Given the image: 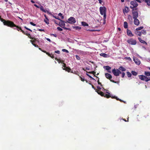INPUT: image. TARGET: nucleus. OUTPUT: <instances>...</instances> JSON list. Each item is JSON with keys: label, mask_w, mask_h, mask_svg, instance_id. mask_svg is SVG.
Instances as JSON below:
<instances>
[{"label": "nucleus", "mask_w": 150, "mask_h": 150, "mask_svg": "<svg viewBox=\"0 0 150 150\" xmlns=\"http://www.w3.org/2000/svg\"><path fill=\"white\" fill-rule=\"evenodd\" d=\"M0 19L1 22H3L4 25H6L11 28L15 27L16 28H18L17 29V30L18 31H19V30H20L23 33H24V31L21 29V28L15 25L13 22L9 21H6L4 19L1 18L0 17Z\"/></svg>", "instance_id": "nucleus-1"}, {"label": "nucleus", "mask_w": 150, "mask_h": 150, "mask_svg": "<svg viewBox=\"0 0 150 150\" xmlns=\"http://www.w3.org/2000/svg\"><path fill=\"white\" fill-rule=\"evenodd\" d=\"M96 91L98 93V94L100 95L101 96H104L105 97H106L107 98H109L110 97L112 98H115L117 100H120L121 101H122V100H121L119 99L118 98H117V97H116L115 96H113L112 95L110 94V93H109L107 92H106V93H107L108 94H106V93L105 94L100 90H98L97 91Z\"/></svg>", "instance_id": "nucleus-2"}, {"label": "nucleus", "mask_w": 150, "mask_h": 150, "mask_svg": "<svg viewBox=\"0 0 150 150\" xmlns=\"http://www.w3.org/2000/svg\"><path fill=\"white\" fill-rule=\"evenodd\" d=\"M99 9L100 14L102 15H103V18H105L106 17V8L105 6H101L100 7Z\"/></svg>", "instance_id": "nucleus-3"}, {"label": "nucleus", "mask_w": 150, "mask_h": 150, "mask_svg": "<svg viewBox=\"0 0 150 150\" xmlns=\"http://www.w3.org/2000/svg\"><path fill=\"white\" fill-rule=\"evenodd\" d=\"M139 78L142 81H145L146 82H147L150 80V77H147V76L143 75H139Z\"/></svg>", "instance_id": "nucleus-4"}, {"label": "nucleus", "mask_w": 150, "mask_h": 150, "mask_svg": "<svg viewBox=\"0 0 150 150\" xmlns=\"http://www.w3.org/2000/svg\"><path fill=\"white\" fill-rule=\"evenodd\" d=\"M67 22L70 24H74L76 22L75 18L73 17H71L68 19Z\"/></svg>", "instance_id": "nucleus-5"}, {"label": "nucleus", "mask_w": 150, "mask_h": 150, "mask_svg": "<svg viewBox=\"0 0 150 150\" xmlns=\"http://www.w3.org/2000/svg\"><path fill=\"white\" fill-rule=\"evenodd\" d=\"M112 72L114 75L116 76H118L121 73V72L119 70L115 69L112 70Z\"/></svg>", "instance_id": "nucleus-6"}, {"label": "nucleus", "mask_w": 150, "mask_h": 150, "mask_svg": "<svg viewBox=\"0 0 150 150\" xmlns=\"http://www.w3.org/2000/svg\"><path fill=\"white\" fill-rule=\"evenodd\" d=\"M105 75L106 78L110 80L111 81L115 83H118L119 82L115 81L114 80H111L112 76L110 74L108 73H106L105 74Z\"/></svg>", "instance_id": "nucleus-7"}, {"label": "nucleus", "mask_w": 150, "mask_h": 150, "mask_svg": "<svg viewBox=\"0 0 150 150\" xmlns=\"http://www.w3.org/2000/svg\"><path fill=\"white\" fill-rule=\"evenodd\" d=\"M60 21H61L59 22L58 25L64 29L68 30V29L65 27V22L61 20Z\"/></svg>", "instance_id": "nucleus-8"}, {"label": "nucleus", "mask_w": 150, "mask_h": 150, "mask_svg": "<svg viewBox=\"0 0 150 150\" xmlns=\"http://www.w3.org/2000/svg\"><path fill=\"white\" fill-rule=\"evenodd\" d=\"M130 4L132 5V6H130V8H134L137 7L138 6L137 2L135 0L132 1Z\"/></svg>", "instance_id": "nucleus-9"}, {"label": "nucleus", "mask_w": 150, "mask_h": 150, "mask_svg": "<svg viewBox=\"0 0 150 150\" xmlns=\"http://www.w3.org/2000/svg\"><path fill=\"white\" fill-rule=\"evenodd\" d=\"M127 42L128 43L132 45H135L137 43L136 40L132 39L128 40Z\"/></svg>", "instance_id": "nucleus-10"}, {"label": "nucleus", "mask_w": 150, "mask_h": 150, "mask_svg": "<svg viewBox=\"0 0 150 150\" xmlns=\"http://www.w3.org/2000/svg\"><path fill=\"white\" fill-rule=\"evenodd\" d=\"M40 7H39V6H38L36 4H34V5L37 8H40V10L46 13V12H47L49 13L50 12H49L48 11H46L44 9L43 7L40 4Z\"/></svg>", "instance_id": "nucleus-11"}, {"label": "nucleus", "mask_w": 150, "mask_h": 150, "mask_svg": "<svg viewBox=\"0 0 150 150\" xmlns=\"http://www.w3.org/2000/svg\"><path fill=\"white\" fill-rule=\"evenodd\" d=\"M132 12V14L133 15V18L134 19L137 18L138 16V13L137 11H134V9H133Z\"/></svg>", "instance_id": "nucleus-12"}, {"label": "nucleus", "mask_w": 150, "mask_h": 150, "mask_svg": "<svg viewBox=\"0 0 150 150\" xmlns=\"http://www.w3.org/2000/svg\"><path fill=\"white\" fill-rule=\"evenodd\" d=\"M133 60L134 61L135 63L137 65H139L141 64L140 61L136 57L133 58Z\"/></svg>", "instance_id": "nucleus-13"}, {"label": "nucleus", "mask_w": 150, "mask_h": 150, "mask_svg": "<svg viewBox=\"0 0 150 150\" xmlns=\"http://www.w3.org/2000/svg\"><path fill=\"white\" fill-rule=\"evenodd\" d=\"M127 33L128 36L132 37L134 36V35L132 34L131 31L128 29L127 30Z\"/></svg>", "instance_id": "nucleus-14"}, {"label": "nucleus", "mask_w": 150, "mask_h": 150, "mask_svg": "<svg viewBox=\"0 0 150 150\" xmlns=\"http://www.w3.org/2000/svg\"><path fill=\"white\" fill-rule=\"evenodd\" d=\"M134 24L137 26L139 24V20L137 18H134Z\"/></svg>", "instance_id": "nucleus-15"}, {"label": "nucleus", "mask_w": 150, "mask_h": 150, "mask_svg": "<svg viewBox=\"0 0 150 150\" xmlns=\"http://www.w3.org/2000/svg\"><path fill=\"white\" fill-rule=\"evenodd\" d=\"M104 68L108 71V72L111 73V71H110L109 70L111 69V68L109 66H104L103 67Z\"/></svg>", "instance_id": "nucleus-16"}, {"label": "nucleus", "mask_w": 150, "mask_h": 150, "mask_svg": "<svg viewBox=\"0 0 150 150\" xmlns=\"http://www.w3.org/2000/svg\"><path fill=\"white\" fill-rule=\"evenodd\" d=\"M100 55L103 56L104 57H109V55L104 53H102L100 54Z\"/></svg>", "instance_id": "nucleus-17"}, {"label": "nucleus", "mask_w": 150, "mask_h": 150, "mask_svg": "<svg viewBox=\"0 0 150 150\" xmlns=\"http://www.w3.org/2000/svg\"><path fill=\"white\" fill-rule=\"evenodd\" d=\"M138 40H139V41L141 43H143V44H145L146 45L147 44L146 42L144 40H142L139 37V38H138Z\"/></svg>", "instance_id": "nucleus-18"}, {"label": "nucleus", "mask_w": 150, "mask_h": 150, "mask_svg": "<svg viewBox=\"0 0 150 150\" xmlns=\"http://www.w3.org/2000/svg\"><path fill=\"white\" fill-rule=\"evenodd\" d=\"M82 25L83 26H88V25L86 22L82 21L81 22Z\"/></svg>", "instance_id": "nucleus-19"}, {"label": "nucleus", "mask_w": 150, "mask_h": 150, "mask_svg": "<svg viewBox=\"0 0 150 150\" xmlns=\"http://www.w3.org/2000/svg\"><path fill=\"white\" fill-rule=\"evenodd\" d=\"M124 12L127 13L129 11V8L128 7L126 6L125 7L124 10H123Z\"/></svg>", "instance_id": "nucleus-20"}, {"label": "nucleus", "mask_w": 150, "mask_h": 150, "mask_svg": "<svg viewBox=\"0 0 150 150\" xmlns=\"http://www.w3.org/2000/svg\"><path fill=\"white\" fill-rule=\"evenodd\" d=\"M44 52L46 53L50 57H51L52 58H53L54 57V55L52 54H50L48 52H46L45 51H43Z\"/></svg>", "instance_id": "nucleus-21"}, {"label": "nucleus", "mask_w": 150, "mask_h": 150, "mask_svg": "<svg viewBox=\"0 0 150 150\" xmlns=\"http://www.w3.org/2000/svg\"><path fill=\"white\" fill-rule=\"evenodd\" d=\"M49 13L51 15H52L53 17L55 18V19H58L59 21H61L60 18L58 17L54 16V15H52V14H51L50 12V13Z\"/></svg>", "instance_id": "nucleus-22"}, {"label": "nucleus", "mask_w": 150, "mask_h": 150, "mask_svg": "<svg viewBox=\"0 0 150 150\" xmlns=\"http://www.w3.org/2000/svg\"><path fill=\"white\" fill-rule=\"evenodd\" d=\"M118 70H119L120 71H125L126 70V69L122 66H121L119 68Z\"/></svg>", "instance_id": "nucleus-23"}, {"label": "nucleus", "mask_w": 150, "mask_h": 150, "mask_svg": "<svg viewBox=\"0 0 150 150\" xmlns=\"http://www.w3.org/2000/svg\"><path fill=\"white\" fill-rule=\"evenodd\" d=\"M135 34L139 36H141L142 35V33L140 31H136L135 32Z\"/></svg>", "instance_id": "nucleus-24"}, {"label": "nucleus", "mask_w": 150, "mask_h": 150, "mask_svg": "<svg viewBox=\"0 0 150 150\" xmlns=\"http://www.w3.org/2000/svg\"><path fill=\"white\" fill-rule=\"evenodd\" d=\"M124 28L126 29V28H128V24H127V22L126 21H125L124 22Z\"/></svg>", "instance_id": "nucleus-25"}, {"label": "nucleus", "mask_w": 150, "mask_h": 150, "mask_svg": "<svg viewBox=\"0 0 150 150\" xmlns=\"http://www.w3.org/2000/svg\"><path fill=\"white\" fill-rule=\"evenodd\" d=\"M144 74L146 76H150V71H145Z\"/></svg>", "instance_id": "nucleus-26"}, {"label": "nucleus", "mask_w": 150, "mask_h": 150, "mask_svg": "<svg viewBox=\"0 0 150 150\" xmlns=\"http://www.w3.org/2000/svg\"><path fill=\"white\" fill-rule=\"evenodd\" d=\"M143 1L147 3V5L150 6V0H143Z\"/></svg>", "instance_id": "nucleus-27"}, {"label": "nucleus", "mask_w": 150, "mask_h": 150, "mask_svg": "<svg viewBox=\"0 0 150 150\" xmlns=\"http://www.w3.org/2000/svg\"><path fill=\"white\" fill-rule=\"evenodd\" d=\"M73 28L74 29H75L76 30H80L81 29V28L79 26H74L73 27Z\"/></svg>", "instance_id": "nucleus-28"}, {"label": "nucleus", "mask_w": 150, "mask_h": 150, "mask_svg": "<svg viewBox=\"0 0 150 150\" xmlns=\"http://www.w3.org/2000/svg\"><path fill=\"white\" fill-rule=\"evenodd\" d=\"M131 73L134 76H136L137 74V72L135 71H132Z\"/></svg>", "instance_id": "nucleus-29"}, {"label": "nucleus", "mask_w": 150, "mask_h": 150, "mask_svg": "<svg viewBox=\"0 0 150 150\" xmlns=\"http://www.w3.org/2000/svg\"><path fill=\"white\" fill-rule=\"evenodd\" d=\"M127 75L128 77H130L132 76V74L129 71L127 72Z\"/></svg>", "instance_id": "nucleus-30"}, {"label": "nucleus", "mask_w": 150, "mask_h": 150, "mask_svg": "<svg viewBox=\"0 0 150 150\" xmlns=\"http://www.w3.org/2000/svg\"><path fill=\"white\" fill-rule=\"evenodd\" d=\"M58 16H60L62 19H63L64 18V16L62 15V14L61 13H60L58 14Z\"/></svg>", "instance_id": "nucleus-31"}, {"label": "nucleus", "mask_w": 150, "mask_h": 150, "mask_svg": "<svg viewBox=\"0 0 150 150\" xmlns=\"http://www.w3.org/2000/svg\"><path fill=\"white\" fill-rule=\"evenodd\" d=\"M143 28V26H141L139 27H138L136 29V30L137 31H138L139 30H141Z\"/></svg>", "instance_id": "nucleus-32"}, {"label": "nucleus", "mask_w": 150, "mask_h": 150, "mask_svg": "<svg viewBox=\"0 0 150 150\" xmlns=\"http://www.w3.org/2000/svg\"><path fill=\"white\" fill-rule=\"evenodd\" d=\"M141 32L144 35H145L146 34V31L145 30H143L142 31V32Z\"/></svg>", "instance_id": "nucleus-33"}, {"label": "nucleus", "mask_w": 150, "mask_h": 150, "mask_svg": "<svg viewBox=\"0 0 150 150\" xmlns=\"http://www.w3.org/2000/svg\"><path fill=\"white\" fill-rule=\"evenodd\" d=\"M86 75L88 76L89 77V78H91V79H92L93 80H94L95 81H96L95 79H94L91 76H90L89 74H88V73H86Z\"/></svg>", "instance_id": "nucleus-34"}, {"label": "nucleus", "mask_w": 150, "mask_h": 150, "mask_svg": "<svg viewBox=\"0 0 150 150\" xmlns=\"http://www.w3.org/2000/svg\"><path fill=\"white\" fill-rule=\"evenodd\" d=\"M62 51L64 52H65L67 53H68L69 52V51L65 49H63L62 50Z\"/></svg>", "instance_id": "nucleus-35"}, {"label": "nucleus", "mask_w": 150, "mask_h": 150, "mask_svg": "<svg viewBox=\"0 0 150 150\" xmlns=\"http://www.w3.org/2000/svg\"><path fill=\"white\" fill-rule=\"evenodd\" d=\"M44 21L47 24H49V21H47V20L44 19Z\"/></svg>", "instance_id": "nucleus-36"}, {"label": "nucleus", "mask_w": 150, "mask_h": 150, "mask_svg": "<svg viewBox=\"0 0 150 150\" xmlns=\"http://www.w3.org/2000/svg\"><path fill=\"white\" fill-rule=\"evenodd\" d=\"M76 58L78 60H79L80 59V57L79 56H78V55H76Z\"/></svg>", "instance_id": "nucleus-37"}, {"label": "nucleus", "mask_w": 150, "mask_h": 150, "mask_svg": "<svg viewBox=\"0 0 150 150\" xmlns=\"http://www.w3.org/2000/svg\"><path fill=\"white\" fill-rule=\"evenodd\" d=\"M57 29L58 30L60 31H62L63 30L62 29V28H60L59 27H57Z\"/></svg>", "instance_id": "nucleus-38"}, {"label": "nucleus", "mask_w": 150, "mask_h": 150, "mask_svg": "<svg viewBox=\"0 0 150 150\" xmlns=\"http://www.w3.org/2000/svg\"><path fill=\"white\" fill-rule=\"evenodd\" d=\"M121 74H122V78L124 77L125 76V73L124 72H122L121 73Z\"/></svg>", "instance_id": "nucleus-39"}, {"label": "nucleus", "mask_w": 150, "mask_h": 150, "mask_svg": "<svg viewBox=\"0 0 150 150\" xmlns=\"http://www.w3.org/2000/svg\"><path fill=\"white\" fill-rule=\"evenodd\" d=\"M30 24L31 25H33V26H36V24H35L34 23H33L32 22H30Z\"/></svg>", "instance_id": "nucleus-40"}, {"label": "nucleus", "mask_w": 150, "mask_h": 150, "mask_svg": "<svg viewBox=\"0 0 150 150\" xmlns=\"http://www.w3.org/2000/svg\"><path fill=\"white\" fill-rule=\"evenodd\" d=\"M78 53L80 54H83L84 53V52L82 51L81 50H79L78 51Z\"/></svg>", "instance_id": "nucleus-41"}, {"label": "nucleus", "mask_w": 150, "mask_h": 150, "mask_svg": "<svg viewBox=\"0 0 150 150\" xmlns=\"http://www.w3.org/2000/svg\"><path fill=\"white\" fill-rule=\"evenodd\" d=\"M125 58L129 61H130L131 60V58L130 57H125Z\"/></svg>", "instance_id": "nucleus-42"}, {"label": "nucleus", "mask_w": 150, "mask_h": 150, "mask_svg": "<svg viewBox=\"0 0 150 150\" xmlns=\"http://www.w3.org/2000/svg\"><path fill=\"white\" fill-rule=\"evenodd\" d=\"M106 17L105 18H103V24H105V22H106L105 19H106Z\"/></svg>", "instance_id": "nucleus-43"}, {"label": "nucleus", "mask_w": 150, "mask_h": 150, "mask_svg": "<svg viewBox=\"0 0 150 150\" xmlns=\"http://www.w3.org/2000/svg\"><path fill=\"white\" fill-rule=\"evenodd\" d=\"M55 53L59 54L60 53V52L59 50H57L55 51Z\"/></svg>", "instance_id": "nucleus-44"}, {"label": "nucleus", "mask_w": 150, "mask_h": 150, "mask_svg": "<svg viewBox=\"0 0 150 150\" xmlns=\"http://www.w3.org/2000/svg\"><path fill=\"white\" fill-rule=\"evenodd\" d=\"M137 56L139 58H141V59H142V60H144V58L142 57H141L140 56H139V55L138 54H137Z\"/></svg>", "instance_id": "nucleus-45"}, {"label": "nucleus", "mask_w": 150, "mask_h": 150, "mask_svg": "<svg viewBox=\"0 0 150 150\" xmlns=\"http://www.w3.org/2000/svg\"><path fill=\"white\" fill-rule=\"evenodd\" d=\"M80 78L81 80V81H83L85 80L83 78H82L81 77H80Z\"/></svg>", "instance_id": "nucleus-46"}, {"label": "nucleus", "mask_w": 150, "mask_h": 150, "mask_svg": "<svg viewBox=\"0 0 150 150\" xmlns=\"http://www.w3.org/2000/svg\"><path fill=\"white\" fill-rule=\"evenodd\" d=\"M39 31H45V30L44 29H38V30Z\"/></svg>", "instance_id": "nucleus-47"}, {"label": "nucleus", "mask_w": 150, "mask_h": 150, "mask_svg": "<svg viewBox=\"0 0 150 150\" xmlns=\"http://www.w3.org/2000/svg\"><path fill=\"white\" fill-rule=\"evenodd\" d=\"M32 44L35 46V47H38V46L37 45H35V44H34L33 42H32Z\"/></svg>", "instance_id": "nucleus-48"}, {"label": "nucleus", "mask_w": 150, "mask_h": 150, "mask_svg": "<svg viewBox=\"0 0 150 150\" xmlns=\"http://www.w3.org/2000/svg\"><path fill=\"white\" fill-rule=\"evenodd\" d=\"M32 44L35 46V47H38V46L37 45H35V44H34L33 42H32Z\"/></svg>", "instance_id": "nucleus-49"}, {"label": "nucleus", "mask_w": 150, "mask_h": 150, "mask_svg": "<svg viewBox=\"0 0 150 150\" xmlns=\"http://www.w3.org/2000/svg\"><path fill=\"white\" fill-rule=\"evenodd\" d=\"M44 16L46 19L45 20H47V21H49V19H48V18H47V16H46V15H45Z\"/></svg>", "instance_id": "nucleus-50"}, {"label": "nucleus", "mask_w": 150, "mask_h": 150, "mask_svg": "<svg viewBox=\"0 0 150 150\" xmlns=\"http://www.w3.org/2000/svg\"><path fill=\"white\" fill-rule=\"evenodd\" d=\"M24 34H25L26 35H28V36H30V34H28L27 33H25V32H24V33H23Z\"/></svg>", "instance_id": "nucleus-51"}, {"label": "nucleus", "mask_w": 150, "mask_h": 150, "mask_svg": "<svg viewBox=\"0 0 150 150\" xmlns=\"http://www.w3.org/2000/svg\"><path fill=\"white\" fill-rule=\"evenodd\" d=\"M51 35H52L55 37H57V35L55 34H51Z\"/></svg>", "instance_id": "nucleus-52"}, {"label": "nucleus", "mask_w": 150, "mask_h": 150, "mask_svg": "<svg viewBox=\"0 0 150 150\" xmlns=\"http://www.w3.org/2000/svg\"><path fill=\"white\" fill-rule=\"evenodd\" d=\"M66 70L68 72H70L71 71V69L70 68H68Z\"/></svg>", "instance_id": "nucleus-53"}, {"label": "nucleus", "mask_w": 150, "mask_h": 150, "mask_svg": "<svg viewBox=\"0 0 150 150\" xmlns=\"http://www.w3.org/2000/svg\"><path fill=\"white\" fill-rule=\"evenodd\" d=\"M98 84L100 85V86H102V85L101 84V83H100V82H99V80H98Z\"/></svg>", "instance_id": "nucleus-54"}, {"label": "nucleus", "mask_w": 150, "mask_h": 150, "mask_svg": "<svg viewBox=\"0 0 150 150\" xmlns=\"http://www.w3.org/2000/svg\"><path fill=\"white\" fill-rule=\"evenodd\" d=\"M97 88L98 89H99V90H100L101 89V87H100L98 86H97Z\"/></svg>", "instance_id": "nucleus-55"}, {"label": "nucleus", "mask_w": 150, "mask_h": 150, "mask_svg": "<svg viewBox=\"0 0 150 150\" xmlns=\"http://www.w3.org/2000/svg\"><path fill=\"white\" fill-rule=\"evenodd\" d=\"M46 40L48 41H49L50 42L51 41L48 38H46Z\"/></svg>", "instance_id": "nucleus-56"}, {"label": "nucleus", "mask_w": 150, "mask_h": 150, "mask_svg": "<svg viewBox=\"0 0 150 150\" xmlns=\"http://www.w3.org/2000/svg\"><path fill=\"white\" fill-rule=\"evenodd\" d=\"M98 0L99 1V3L101 4L102 2L101 0Z\"/></svg>", "instance_id": "nucleus-57"}, {"label": "nucleus", "mask_w": 150, "mask_h": 150, "mask_svg": "<svg viewBox=\"0 0 150 150\" xmlns=\"http://www.w3.org/2000/svg\"><path fill=\"white\" fill-rule=\"evenodd\" d=\"M30 1L33 3H35V2L33 0H31Z\"/></svg>", "instance_id": "nucleus-58"}, {"label": "nucleus", "mask_w": 150, "mask_h": 150, "mask_svg": "<svg viewBox=\"0 0 150 150\" xmlns=\"http://www.w3.org/2000/svg\"><path fill=\"white\" fill-rule=\"evenodd\" d=\"M147 61L149 62V61H150V58H148L146 60Z\"/></svg>", "instance_id": "nucleus-59"}, {"label": "nucleus", "mask_w": 150, "mask_h": 150, "mask_svg": "<svg viewBox=\"0 0 150 150\" xmlns=\"http://www.w3.org/2000/svg\"><path fill=\"white\" fill-rule=\"evenodd\" d=\"M24 28H25V29H27V30H28L29 29V28H27V27H26V26H25V27H24Z\"/></svg>", "instance_id": "nucleus-60"}, {"label": "nucleus", "mask_w": 150, "mask_h": 150, "mask_svg": "<svg viewBox=\"0 0 150 150\" xmlns=\"http://www.w3.org/2000/svg\"><path fill=\"white\" fill-rule=\"evenodd\" d=\"M24 28H25V29H27V30H28L29 29V28H27V27H26V26H25V27H24Z\"/></svg>", "instance_id": "nucleus-61"}, {"label": "nucleus", "mask_w": 150, "mask_h": 150, "mask_svg": "<svg viewBox=\"0 0 150 150\" xmlns=\"http://www.w3.org/2000/svg\"><path fill=\"white\" fill-rule=\"evenodd\" d=\"M24 28H25V29H27V30H28L29 29V28H27V27H26V26H25V27H24Z\"/></svg>", "instance_id": "nucleus-62"}, {"label": "nucleus", "mask_w": 150, "mask_h": 150, "mask_svg": "<svg viewBox=\"0 0 150 150\" xmlns=\"http://www.w3.org/2000/svg\"><path fill=\"white\" fill-rule=\"evenodd\" d=\"M92 88H94L95 90H96V89L94 87V86H93V85H92Z\"/></svg>", "instance_id": "nucleus-63"}, {"label": "nucleus", "mask_w": 150, "mask_h": 150, "mask_svg": "<svg viewBox=\"0 0 150 150\" xmlns=\"http://www.w3.org/2000/svg\"><path fill=\"white\" fill-rule=\"evenodd\" d=\"M118 30L119 31H120L121 30V28H118Z\"/></svg>", "instance_id": "nucleus-64"}]
</instances>
